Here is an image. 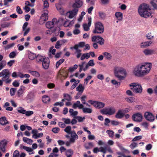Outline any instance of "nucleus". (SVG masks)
Wrapping results in <instances>:
<instances>
[{"instance_id":"f257e3e1","label":"nucleus","mask_w":157,"mask_h":157,"mask_svg":"<svg viewBox=\"0 0 157 157\" xmlns=\"http://www.w3.org/2000/svg\"><path fill=\"white\" fill-rule=\"evenodd\" d=\"M152 67V64L150 63H140L133 68L132 73L136 76L142 77L147 75L149 73Z\"/></svg>"},{"instance_id":"f03ea898","label":"nucleus","mask_w":157,"mask_h":157,"mask_svg":"<svg viewBox=\"0 0 157 157\" xmlns=\"http://www.w3.org/2000/svg\"><path fill=\"white\" fill-rule=\"evenodd\" d=\"M138 10L140 15L144 18L152 17L154 13L149 5L146 3H143L140 5L138 8Z\"/></svg>"},{"instance_id":"7ed1b4c3","label":"nucleus","mask_w":157,"mask_h":157,"mask_svg":"<svg viewBox=\"0 0 157 157\" xmlns=\"http://www.w3.org/2000/svg\"><path fill=\"white\" fill-rule=\"evenodd\" d=\"M113 72L115 76L119 80H124L126 77L127 74L124 68L117 65L114 67Z\"/></svg>"},{"instance_id":"20e7f679","label":"nucleus","mask_w":157,"mask_h":157,"mask_svg":"<svg viewBox=\"0 0 157 157\" xmlns=\"http://www.w3.org/2000/svg\"><path fill=\"white\" fill-rule=\"evenodd\" d=\"M10 73L8 69H4L0 72V77H2V80L6 84L10 83L11 79L9 78Z\"/></svg>"},{"instance_id":"39448f33","label":"nucleus","mask_w":157,"mask_h":157,"mask_svg":"<svg viewBox=\"0 0 157 157\" xmlns=\"http://www.w3.org/2000/svg\"><path fill=\"white\" fill-rule=\"evenodd\" d=\"M100 113L104 115H112L115 113L116 109L113 107H108L105 108L100 110Z\"/></svg>"},{"instance_id":"423d86ee","label":"nucleus","mask_w":157,"mask_h":157,"mask_svg":"<svg viewBox=\"0 0 157 157\" xmlns=\"http://www.w3.org/2000/svg\"><path fill=\"white\" fill-rule=\"evenodd\" d=\"M104 31V28L101 23L98 22L95 23V29L93 30L94 33H102Z\"/></svg>"},{"instance_id":"0eeeda50","label":"nucleus","mask_w":157,"mask_h":157,"mask_svg":"<svg viewBox=\"0 0 157 157\" xmlns=\"http://www.w3.org/2000/svg\"><path fill=\"white\" fill-rule=\"evenodd\" d=\"M131 89L134 92L136 93H141L142 91L141 85L136 83H132L130 84Z\"/></svg>"},{"instance_id":"6e6552de","label":"nucleus","mask_w":157,"mask_h":157,"mask_svg":"<svg viewBox=\"0 0 157 157\" xmlns=\"http://www.w3.org/2000/svg\"><path fill=\"white\" fill-rule=\"evenodd\" d=\"M88 102L93 105L96 109H100L104 107L105 104L103 102L92 100H89Z\"/></svg>"},{"instance_id":"1a4fd4ad","label":"nucleus","mask_w":157,"mask_h":157,"mask_svg":"<svg viewBox=\"0 0 157 157\" xmlns=\"http://www.w3.org/2000/svg\"><path fill=\"white\" fill-rule=\"evenodd\" d=\"M132 119L135 121L140 122L142 121L143 116L140 113H136L133 115Z\"/></svg>"},{"instance_id":"9d476101","label":"nucleus","mask_w":157,"mask_h":157,"mask_svg":"<svg viewBox=\"0 0 157 157\" xmlns=\"http://www.w3.org/2000/svg\"><path fill=\"white\" fill-rule=\"evenodd\" d=\"M78 11V9H75L67 12L66 13V15L69 18L71 19L76 16Z\"/></svg>"},{"instance_id":"9b49d317","label":"nucleus","mask_w":157,"mask_h":157,"mask_svg":"<svg viewBox=\"0 0 157 157\" xmlns=\"http://www.w3.org/2000/svg\"><path fill=\"white\" fill-rule=\"evenodd\" d=\"M92 40L93 42H97L101 45L104 44V40L100 36H94L92 37Z\"/></svg>"},{"instance_id":"f8f14e48","label":"nucleus","mask_w":157,"mask_h":157,"mask_svg":"<svg viewBox=\"0 0 157 157\" xmlns=\"http://www.w3.org/2000/svg\"><path fill=\"white\" fill-rule=\"evenodd\" d=\"M70 134V142L71 143H74L75 142V141L78 139V136L77 134L75 132L74 130L71 131Z\"/></svg>"},{"instance_id":"ddd939ff","label":"nucleus","mask_w":157,"mask_h":157,"mask_svg":"<svg viewBox=\"0 0 157 157\" xmlns=\"http://www.w3.org/2000/svg\"><path fill=\"white\" fill-rule=\"evenodd\" d=\"M57 23V20L56 18H53L52 21H48L46 24V27L48 29L53 28L54 25Z\"/></svg>"},{"instance_id":"4468645a","label":"nucleus","mask_w":157,"mask_h":157,"mask_svg":"<svg viewBox=\"0 0 157 157\" xmlns=\"http://www.w3.org/2000/svg\"><path fill=\"white\" fill-rule=\"evenodd\" d=\"M70 49L71 50H73V49L75 50L74 55L78 59L81 56L82 50L79 49V48H77V47H76V46H74L73 47H71L70 48Z\"/></svg>"},{"instance_id":"2eb2a0df","label":"nucleus","mask_w":157,"mask_h":157,"mask_svg":"<svg viewBox=\"0 0 157 157\" xmlns=\"http://www.w3.org/2000/svg\"><path fill=\"white\" fill-rule=\"evenodd\" d=\"M144 117L146 120L150 122H153L155 120V116L149 112H146L144 113Z\"/></svg>"},{"instance_id":"dca6fc26","label":"nucleus","mask_w":157,"mask_h":157,"mask_svg":"<svg viewBox=\"0 0 157 157\" xmlns=\"http://www.w3.org/2000/svg\"><path fill=\"white\" fill-rule=\"evenodd\" d=\"M67 42V40L65 39L57 41L55 44V48L57 49H59L61 46Z\"/></svg>"},{"instance_id":"f3484780","label":"nucleus","mask_w":157,"mask_h":157,"mask_svg":"<svg viewBox=\"0 0 157 157\" xmlns=\"http://www.w3.org/2000/svg\"><path fill=\"white\" fill-rule=\"evenodd\" d=\"M7 143V140L5 139L0 141V150L4 152L6 151V146Z\"/></svg>"},{"instance_id":"a211bd4d","label":"nucleus","mask_w":157,"mask_h":157,"mask_svg":"<svg viewBox=\"0 0 157 157\" xmlns=\"http://www.w3.org/2000/svg\"><path fill=\"white\" fill-rule=\"evenodd\" d=\"M153 44V41L151 40L143 41L140 44V47L141 48H144L151 45Z\"/></svg>"},{"instance_id":"6ab92c4d","label":"nucleus","mask_w":157,"mask_h":157,"mask_svg":"<svg viewBox=\"0 0 157 157\" xmlns=\"http://www.w3.org/2000/svg\"><path fill=\"white\" fill-rule=\"evenodd\" d=\"M143 52L146 56L151 55L156 53L155 50L154 49L146 48L144 49Z\"/></svg>"},{"instance_id":"aec40b11","label":"nucleus","mask_w":157,"mask_h":157,"mask_svg":"<svg viewBox=\"0 0 157 157\" xmlns=\"http://www.w3.org/2000/svg\"><path fill=\"white\" fill-rule=\"evenodd\" d=\"M88 24H84L83 25V27L84 30L88 31L89 30V27H90L91 23V18L89 17L88 18Z\"/></svg>"},{"instance_id":"412c9836","label":"nucleus","mask_w":157,"mask_h":157,"mask_svg":"<svg viewBox=\"0 0 157 157\" xmlns=\"http://www.w3.org/2000/svg\"><path fill=\"white\" fill-rule=\"evenodd\" d=\"M28 25V23L27 22H25L23 24L22 26V30L25 31L23 35L25 36L29 32L30 29L29 28H27V26Z\"/></svg>"},{"instance_id":"4be33fe9","label":"nucleus","mask_w":157,"mask_h":157,"mask_svg":"<svg viewBox=\"0 0 157 157\" xmlns=\"http://www.w3.org/2000/svg\"><path fill=\"white\" fill-rule=\"evenodd\" d=\"M49 60L48 58L47 57L44 59L42 62V64L43 68L45 69H47L49 66Z\"/></svg>"},{"instance_id":"5701e85b","label":"nucleus","mask_w":157,"mask_h":157,"mask_svg":"<svg viewBox=\"0 0 157 157\" xmlns=\"http://www.w3.org/2000/svg\"><path fill=\"white\" fill-rule=\"evenodd\" d=\"M75 3L73 5L74 8H79L83 5V2L80 0H75Z\"/></svg>"},{"instance_id":"b1692460","label":"nucleus","mask_w":157,"mask_h":157,"mask_svg":"<svg viewBox=\"0 0 157 157\" xmlns=\"http://www.w3.org/2000/svg\"><path fill=\"white\" fill-rule=\"evenodd\" d=\"M48 10H45L44 12L42 14V15L40 17L41 21H44L47 20L48 19Z\"/></svg>"},{"instance_id":"393cba45","label":"nucleus","mask_w":157,"mask_h":157,"mask_svg":"<svg viewBox=\"0 0 157 157\" xmlns=\"http://www.w3.org/2000/svg\"><path fill=\"white\" fill-rule=\"evenodd\" d=\"M82 106H83V105L81 104L79 101H76L73 105V108L74 109H76L77 107H78L79 109H81L82 108Z\"/></svg>"},{"instance_id":"a878e982","label":"nucleus","mask_w":157,"mask_h":157,"mask_svg":"<svg viewBox=\"0 0 157 157\" xmlns=\"http://www.w3.org/2000/svg\"><path fill=\"white\" fill-rule=\"evenodd\" d=\"M124 113L123 112L122 109L119 110L116 113L115 117L117 118L121 119L124 116Z\"/></svg>"},{"instance_id":"bb28decb","label":"nucleus","mask_w":157,"mask_h":157,"mask_svg":"<svg viewBox=\"0 0 157 157\" xmlns=\"http://www.w3.org/2000/svg\"><path fill=\"white\" fill-rule=\"evenodd\" d=\"M115 15L117 19L119 21L122 20L123 15V13L121 12H117L115 13Z\"/></svg>"},{"instance_id":"cd10ccee","label":"nucleus","mask_w":157,"mask_h":157,"mask_svg":"<svg viewBox=\"0 0 157 157\" xmlns=\"http://www.w3.org/2000/svg\"><path fill=\"white\" fill-rule=\"evenodd\" d=\"M25 90V87L23 86H21L20 88L17 92V94L19 97H20L22 95L24 91Z\"/></svg>"},{"instance_id":"c85d7f7f","label":"nucleus","mask_w":157,"mask_h":157,"mask_svg":"<svg viewBox=\"0 0 157 157\" xmlns=\"http://www.w3.org/2000/svg\"><path fill=\"white\" fill-rule=\"evenodd\" d=\"M9 124V122L7 120L5 117H3L0 118V124L2 125Z\"/></svg>"},{"instance_id":"c756f323","label":"nucleus","mask_w":157,"mask_h":157,"mask_svg":"<svg viewBox=\"0 0 157 157\" xmlns=\"http://www.w3.org/2000/svg\"><path fill=\"white\" fill-rule=\"evenodd\" d=\"M42 100L44 103L47 104L50 101V98L49 96L46 95H44L42 97Z\"/></svg>"},{"instance_id":"7c9ffc66","label":"nucleus","mask_w":157,"mask_h":157,"mask_svg":"<svg viewBox=\"0 0 157 157\" xmlns=\"http://www.w3.org/2000/svg\"><path fill=\"white\" fill-rule=\"evenodd\" d=\"M82 112L85 113H90L92 112V110L91 108L84 107V106H82Z\"/></svg>"},{"instance_id":"2f4dec72","label":"nucleus","mask_w":157,"mask_h":157,"mask_svg":"<svg viewBox=\"0 0 157 157\" xmlns=\"http://www.w3.org/2000/svg\"><path fill=\"white\" fill-rule=\"evenodd\" d=\"M116 144L121 150L124 151L128 153H130V151L124 148L123 147L122 145L120 144L119 142H116Z\"/></svg>"},{"instance_id":"473e14b6","label":"nucleus","mask_w":157,"mask_h":157,"mask_svg":"<svg viewBox=\"0 0 157 157\" xmlns=\"http://www.w3.org/2000/svg\"><path fill=\"white\" fill-rule=\"evenodd\" d=\"M84 89V88L81 83L79 84L78 86L76 88V90L78 91V93L82 94Z\"/></svg>"},{"instance_id":"72a5a7b5","label":"nucleus","mask_w":157,"mask_h":157,"mask_svg":"<svg viewBox=\"0 0 157 157\" xmlns=\"http://www.w3.org/2000/svg\"><path fill=\"white\" fill-rule=\"evenodd\" d=\"M103 54L105 58L108 60H110L112 59V55L111 54L107 52H104Z\"/></svg>"},{"instance_id":"f704fd0d","label":"nucleus","mask_w":157,"mask_h":157,"mask_svg":"<svg viewBox=\"0 0 157 157\" xmlns=\"http://www.w3.org/2000/svg\"><path fill=\"white\" fill-rule=\"evenodd\" d=\"M28 56L30 59L33 60L36 57V55L30 51L28 52Z\"/></svg>"},{"instance_id":"c9c22d12","label":"nucleus","mask_w":157,"mask_h":157,"mask_svg":"<svg viewBox=\"0 0 157 157\" xmlns=\"http://www.w3.org/2000/svg\"><path fill=\"white\" fill-rule=\"evenodd\" d=\"M52 2H53L55 0H49ZM43 2L44 8H48L49 7V3L48 2V0H42Z\"/></svg>"},{"instance_id":"e433bc0d","label":"nucleus","mask_w":157,"mask_h":157,"mask_svg":"<svg viewBox=\"0 0 157 157\" xmlns=\"http://www.w3.org/2000/svg\"><path fill=\"white\" fill-rule=\"evenodd\" d=\"M20 148L21 149H23L28 152H31L33 151V149L30 147L25 146L22 144L20 145Z\"/></svg>"},{"instance_id":"4c0bfd02","label":"nucleus","mask_w":157,"mask_h":157,"mask_svg":"<svg viewBox=\"0 0 157 157\" xmlns=\"http://www.w3.org/2000/svg\"><path fill=\"white\" fill-rule=\"evenodd\" d=\"M23 140L25 142L30 145L32 144L33 142L32 139L25 137L23 138Z\"/></svg>"},{"instance_id":"58836bf2","label":"nucleus","mask_w":157,"mask_h":157,"mask_svg":"<svg viewBox=\"0 0 157 157\" xmlns=\"http://www.w3.org/2000/svg\"><path fill=\"white\" fill-rule=\"evenodd\" d=\"M47 57L40 55H38L37 56H36V60L38 62H43L44 61V59Z\"/></svg>"},{"instance_id":"ea45409f","label":"nucleus","mask_w":157,"mask_h":157,"mask_svg":"<svg viewBox=\"0 0 157 157\" xmlns=\"http://www.w3.org/2000/svg\"><path fill=\"white\" fill-rule=\"evenodd\" d=\"M17 54L18 53L16 51H13L10 53L9 57L10 59L14 58L16 56Z\"/></svg>"},{"instance_id":"a19ab883","label":"nucleus","mask_w":157,"mask_h":157,"mask_svg":"<svg viewBox=\"0 0 157 157\" xmlns=\"http://www.w3.org/2000/svg\"><path fill=\"white\" fill-rule=\"evenodd\" d=\"M90 57V54L89 53H84L81 56V60H83L85 59H88Z\"/></svg>"},{"instance_id":"79ce46f5","label":"nucleus","mask_w":157,"mask_h":157,"mask_svg":"<svg viewBox=\"0 0 157 157\" xmlns=\"http://www.w3.org/2000/svg\"><path fill=\"white\" fill-rule=\"evenodd\" d=\"M67 157H71L73 154V151L71 149H68L65 152Z\"/></svg>"},{"instance_id":"37998d69","label":"nucleus","mask_w":157,"mask_h":157,"mask_svg":"<svg viewBox=\"0 0 157 157\" xmlns=\"http://www.w3.org/2000/svg\"><path fill=\"white\" fill-rule=\"evenodd\" d=\"M69 112L71 116H75L78 114V112L77 111H74L73 109H70L69 110Z\"/></svg>"},{"instance_id":"c03bdc74","label":"nucleus","mask_w":157,"mask_h":157,"mask_svg":"<svg viewBox=\"0 0 157 157\" xmlns=\"http://www.w3.org/2000/svg\"><path fill=\"white\" fill-rule=\"evenodd\" d=\"M155 1L157 2V0H152L151 1L150 3L154 9L157 10V5Z\"/></svg>"},{"instance_id":"a18cd8bd","label":"nucleus","mask_w":157,"mask_h":157,"mask_svg":"<svg viewBox=\"0 0 157 157\" xmlns=\"http://www.w3.org/2000/svg\"><path fill=\"white\" fill-rule=\"evenodd\" d=\"M64 61V59H61L57 61L56 63V67L58 68L59 66Z\"/></svg>"},{"instance_id":"49530a36","label":"nucleus","mask_w":157,"mask_h":157,"mask_svg":"<svg viewBox=\"0 0 157 157\" xmlns=\"http://www.w3.org/2000/svg\"><path fill=\"white\" fill-rule=\"evenodd\" d=\"M111 83L116 86H119L120 85L121 82L117 81L115 79H113L111 81Z\"/></svg>"},{"instance_id":"de8ad7c7","label":"nucleus","mask_w":157,"mask_h":157,"mask_svg":"<svg viewBox=\"0 0 157 157\" xmlns=\"http://www.w3.org/2000/svg\"><path fill=\"white\" fill-rule=\"evenodd\" d=\"M29 73L37 77H38L40 76L39 73L36 71H30Z\"/></svg>"},{"instance_id":"09e8293b","label":"nucleus","mask_w":157,"mask_h":157,"mask_svg":"<svg viewBox=\"0 0 157 157\" xmlns=\"http://www.w3.org/2000/svg\"><path fill=\"white\" fill-rule=\"evenodd\" d=\"M106 133L108 134L109 136L111 138H113L114 135V132L112 130H108L106 131Z\"/></svg>"},{"instance_id":"8fccbe9b","label":"nucleus","mask_w":157,"mask_h":157,"mask_svg":"<svg viewBox=\"0 0 157 157\" xmlns=\"http://www.w3.org/2000/svg\"><path fill=\"white\" fill-rule=\"evenodd\" d=\"M17 110L18 112L22 114H25V113L26 110H25L22 107L18 108Z\"/></svg>"},{"instance_id":"3c124183","label":"nucleus","mask_w":157,"mask_h":157,"mask_svg":"<svg viewBox=\"0 0 157 157\" xmlns=\"http://www.w3.org/2000/svg\"><path fill=\"white\" fill-rule=\"evenodd\" d=\"M6 62L4 60L0 62V71L6 66Z\"/></svg>"},{"instance_id":"603ef678","label":"nucleus","mask_w":157,"mask_h":157,"mask_svg":"<svg viewBox=\"0 0 157 157\" xmlns=\"http://www.w3.org/2000/svg\"><path fill=\"white\" fill-rule=\"evenodd\" d=\"M71 127L69 126H67L64 129V131L68 134H70L71 132Z\"/></svg>"},{"instance_id":"864d4df0","label":"nucleus","mask_w":157,"mask_h":157,"mask_svg":"<svg viewBox=\"0 0 157 157\" xmlns=\"http://www.w3.org/2000/svg\"><path fill=\"white\" fill-rule=\"evenodd\" d=\"M85 43L83 42H80L78 44H75L74 46H76L77 48H82L85 45Z\"/></svg>"},{"instance_id":"5fc2aeb1","label":"nucleus","mask_w":157,"mask_h":157,"mask_svg":"<svg viewBox=\"0 0 157 157\" xmlns=\"http://www.w3.org/2000/svg\"><path fill=\"white\" fill-rule=\"evenodd\" d=\"M63 96L66 100L68 101H70L71 100V97L70 95L68 94H64Z\"/></svg>"},{"instance_id":"6e6d98bb","label":"nucleus","mask_w":157,"mask_h":157,"mask_svg":"<svg viewBox=\"0 0 157 157\" xmlns=\"http://www.w3.org/2000/svg\"><path fill=\"white\" fill-rule=\"evenodd\" d=\"M10 23L8 22H5L2 24L1 26L2 28L8 27L10 25Z\"/></svg>"},{"instance_id":"4d7b16f0","label":"nucleus","mask_w":157,"mask_h":157,"mask_svg":"<svg viewBox=\"0 0 157 157\" xmlns=\"http://www.w3.org/2000/svg\"><path fill=\"white\" fill-rule=\"evenodd\" d=\"M53 48V46L50 47L49 49V52L51 53L52 55H55V52L56 51V50L55 49H54Z\"/></svg>"},{"instance_id":"13d9d810","label":"nucleus","mask_w":157,"mask_h":157,"mask_svg":"<svg viewBox=\"0 0 157 157\" xmlns=\"http://www.w3.org/2000/svg\"><path fill=\"white\" fill-rule=\"evenodd\" d=\"M62 120L63 121L65 124H69L71 123L70 120L69 118H62Z\"/></svg>"},{"instance_id":"bf43d9fd","label":"nucleus","mask_w":157,"mask_h":157,"mask_svg":"<svg viewBox=\"0 0 157 157\" xmlns=\"http://www.w3.org/2000/svg\"><path fill=\"white\" fill-rule=\"evenodd\" d=\"M87 98V96L86 95H83L81 98V100L82 103L83 104H85L86 102V100Z\"/></svg>"},{"instance_id":"052dcab7","label":"nucleus","mask_w":157,"mask_h":157,"mask_svg":"<svg viewBox=\"0 0 157 157\" xmlns=\"http://www.w3.org/2000/svg\"><path fill=\"white\" fill-rule=\"evenodd\" d=\"M125 100L129 103H132L134 101L135 98L133 97L127 98H125Z\"/></svg>"},{"instance_id":"680f3d73","label":"nucleus","mask_w":157,"mask_h":157,"mask_svg":"<svg viewBox=\"0 0 157 157\" xmlns=\"http://www.w3.org/2000/svg\"><path fill=\"white\" fill-rule=\"evenodd\" d=\"M92 78V77L91 75H88L87 78L84 79L85 82H84V84L86 85L89 81Z\"/></svg>"},{"instance_id":"e2e57ef3","label":"nucleus","mask_w":157,"mask_h":157,"mask_svg":"<svg viewBox=\"0 0 157 157\" xmlns=\"http://www.w3.org/2000/svg\"><path fill=\"white\" fill-rule=\"evenodd\" d=\"M16 89L15 88H12L10 89V93L11 96H13L14 95Z\"/></svg>"},{"instance_id":"0e129e2a","label":"nucleus","mask_w":157,"mask_h":157,"mask_svg":"<svg viewBox=\"0 0 157 157\" xmlns=\"http://www.w3.org/2000/svg\"><path fill=\"white\" fill-rule=\"evenodd\" d=\"M15 45V44L14 43H13L9 44L5 46V48L6 50H7L9 49V48L13 47Z\"/></svg>"},{"instance_id":"69168bd1","label":"nucleus","mask_w":157,"mask_h":157,"mask_svg":"<svg viewBox=\"0 0 157 157\" xmlns=\"http://www.w3.org/2000/svg\"><path fill=\"white\" fill-rule=\"evenodd\" d=\"M33 112L32 111L29 110L27 111L26 110L25 114L27 116H29L33 115Z\"/></svg>"},{"instance_id":"338daca9","label":"nucleus","mask_w":157,"mask_h":157,"mask_svg":"<svg viewBox=\"0 0 157 157\" xmlns=\"http://www.w3.org/2000/svg\"><path fill=\"white\" fill-rule=\"evenodd\" d=\"M151 32H150L148 33H147L146 35V37H147V38L148 40H151L154 37V36H151Z\"/></svg>"},{"instance_id":"774afa93","label":"nucleus","mask_w":157,"mask_h":157,"mask_svg":"<svg viewBox=\"0 0 157 157\" xmlns=\"http://www.w3.org/2000/svg\"><path fill=\"white\" fill-rule=\"evenodd\" d=\"M99 16L102 19H104L105 17V14L103 12H99L98 13Z\"/></svg>"}]
</instances>
